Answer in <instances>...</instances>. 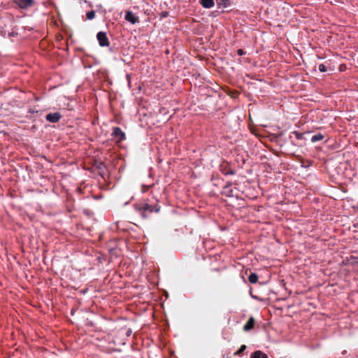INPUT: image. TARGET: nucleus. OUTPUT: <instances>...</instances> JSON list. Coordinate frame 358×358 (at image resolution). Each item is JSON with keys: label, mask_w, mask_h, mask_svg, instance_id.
Here are the masks:
<instances>
[{"label": "nucleus", "mask_w": 358, "mask_h": 358, "mask_svg": "<svg viewBox=\"0 0 358 358\" xmlns=\"http://www.w3.org/2000/svg\"><path fill=\"white\" fill-rule=\"evenodd\" d=\"M258 275L257 273H252L248 277V280L250 283H256L258 281Z\"/></svg>", "instance_id": "nucleus-13"}, {"label": "nucleus", "mask_w": 358, "mask_h": 358, "mask_svg": "<svg viewBox=\"0 0 358 358\" xmlns=\"http://www.w3.org/2000/svg\"><path fill=\"white\" fill-rule=\"evenodd\" d=\"M294 134H295L296 138L298 139H302L303 134L299 133L298 131H294Z\"/></svg>", "instance_id": "nucleus-17"}, {"label": "nucleus", "mask_w": 358, "mask_h": 358, "mask_svg": "<svg viewBox=\"0 0 358 358\" xmlns=\"http://www.w3.org/2000/svg\"><path fill=\"white\" fill-rule=\"evenodd\" d=\"M324 138V136L320 133L319 134H317L314 136H312L311 138V142L312 143H315L317 141H322Z\"/></svg>", "instance_id": "nucleus-12"}, {"label": "nucleus", "mask_w": 358, "mask_h": 358, "mask_svg": "<svg viewBox=\"0 0 358 358\" xmlns=\"http://www.w3.org/2000/svg\"><path fill=\"white\" fill-rule=\"evenodd\" d=\"M222 194H224L226 196H233V189H231V184H227L226 185L222 190Z\"/></svg>", "instance_id": "nucleus-8"}, {"label": "nucleus", "mask_w": 358, "mask_h": 358, "mask_svg": "<svg viewBox=\"0 0 358 358\" xmlns=\"http://www.w3.org/2000/svg\"><path fill=\"white\" fill-rule=\"evenodd\" d=\"M255 320L253 317H250L249 320L247 321L245 324L243 326L244 331H249L255 327Z\"/></svg>", "instance_id": "nucleus-7"}, {"label": "nucleus", "mask_w": 358, "mask_h": 358, "mask_svg": "<svg viewBox=\"0 0 358 358\" xmlns=\"http://www.w3.org/2000/svg\"><path fill=\"white\" fill-rule=\"evenodd\" d=\"M237 54L240 56H242L245 54V52L243 49H238L237 50Z\"/></svg>", "instance_id": "nucleus-19"}, {"label": "nucleus", "mask_w": 358, "mask_h": 358, "mask_svg": "<svg viewBox=\"0 0 358 358\" xmlns=\"http://www.w3.org/2000/svg\"><path fill=\"white\" fill-rule=\"evenodd\" d=\"M131 329H129V330L127 331V336H130V335H131Z\"/></svg>", "instance_id": "nucleus-21"}, {"label": "nucleus", "mask_w": 358, "mask_h": 358, "mask_svg": "<svg viewBox=\"0 0 358 358\" xmlns=\"http://www.w3.org/2000/svg\"><path fill=\"white\" fill-rule=\"evenodd\" d=\"M150 187V186L142 185V187H141L142 192H143V193L146 192L149 189Z\"/></svg>", "instance_id": "nucleus-18"}, {"label": "nucleus", "mask_w": 358, "mask_h": 358, "mask_svg": "<svg viewBox=\"0 0 358 358\" xmlns=\"http://www.w3.org/2000/svg\"><path fill=\"white\" fill-rule=\"evenodd\" d=\"M318 69L320 72H326L327 71V68L325 66L324 64H320L318 66Z\"/></svg>", "instance_id": "nucleus-16"}, {"label": "nucleus", "mask_w": 358, "mask_h": 358, "mask_svg": "<svg viewBox=\"0 0 358 358\" xmlns=\"http://www.w3.org/2000/svg\"><path fill=\"white\" fill-rule=\"evenodd\" d=\"M250 358H267V355L260 350H257L250 355Z\"/></svg>", "instance_id": "nucleus-10"}, {"label": "nucleus", "mask_w": 358, "mask_h": 358, "mask_svg": "<svg viewBox=\"0 0 358 358\" xmlns=\"http://www.w3.org/2000/svg\"><path fill=\"white\" fill-rule=\"evenodd\" d=\"M62 118V115L59 113H48L45 116V120L52 123L58 122Z\"/></svg>", "instance_id": "nucleus-5"}, {"label": "nucleus", "mask_w": 358, "mask_h": 358, "mask_svg": "<svg viewBox=\"0 0 358 358\" xmlns=\"http://www.w3.org/2000/svg\"><path fill=\"white\" fill-rule=\"evenodd\" d=\"M231 0H217V4L218 6H223L227 8L231 5Z\"/></svg>", "instance_id": "nucleus-11"}, {"label": "nucleus", "mask_w": 358, "mask_h": 358, "mask_svg": "<svg viewBox=\"0 0 358 358\" xmlns=\"http://www.w3.org/2000/svg\"><path fill=\"white\" fill-rule=\"evenodd\" d=\"M13 2L21 9H28L35 4L34 0H13Z\"/></svg>", "instance_id": "nucleus-3"}, {"label": "nucleus", "mask_w": 358, "mask_h": 358, "mask_svg": "<svg viewBox=\"0 0 358 358\" xmlns=\"http://www.w3.org/2000/svg\"><path fill=\"white\" fill-rule=\"evenodd\" d=\"M246 349L245 345H242L241 348L234 353V355L240 356L243 352Z\"/></svg>", "instance_id": "nucleus-15"}, {"label": "nucleus", "mask_w": 358, "mask_h": 358, "mask_svg": "<svg viewBox=\"0 0 358 358\" xmlns=\"http://www.w3.org/2000/svg\"><path fill=\"white\" fill-rule=\"evenodd\" d=\"M96 38L99 41V44L101 47L108 46L109 45V41L107 37V35L103 31H99L98 32L96 35Z\"/></svg>", "instance_id": "nucleus-4"}, {"label": "nucleus", "mask_w": 358, "mask_h": 358, "mask_svg": "<svg viewBox=\"0 0 358 358\" xmlns=\"http://www.w3.org/2000/svg\"><path fill=\"white\" fill-rule=\"evenodd\" d=\"M87 19L89 20H92L95 17V11L92 10L86 13Z\"/></svg>", "instance_id": "nucleus-14"}, {"label": "nucleus", "mask_w": 358, "mask_h": 358, "mask_svg": "<svg viewBox=\"0 0 358 358\" xmlns=\"http://www.w3.org/2000/svg\"><path fill=\"white\" fill-rule=\"evenodd\" d=\"M37 112H38L37 110L35 111L34 110L31 109V108L29 110V113H37Z\"/></svg>", "instance_id": "nucleus-20"}, {"label": "nucleus", "mask_w": 358, "mask_h": 358, "mask_svg": "<svg viewBox=\"0 0 358 358\" xmlns=\"http://www.w3.org/2000/svg\"><path fill=\"white\" fill-rule=\"evenodd\" d=\"M125 20L132 24L139 22L138 17L136 16L131 11H127L125 14Z\"/></svg>", "instance_id": "nucleus-6"}, {"label": "nucleus", "mask_w": 358, "mask_h": 358, "mask_svg": "<svg viewBox=\"0 0 358 358\" xmlns=\"http://www.w3.org/2000/svg\"><path fill=\"white\" fill-rule=\"evenodd\" d=\"M199 3L205 8H213L215 5L214 0H200Z\"/></svg>", "instance_id": "nucleus-9"}, {"label": "nucleus", "mask_w": 358, "mask_h": 358, "mask_svg": "<svg viewBox=\"0 0 358 358\" xmlns=\"http://www.w3.org/2000/svg\"><path fill=\"white\" fill-rule=\"evenodd\" d=\"M135 210L141 216L142 218L148 217V213H159L161 207L158 204L151 206L148 203H140L134 205Z\"/></svg>", "instance_id": "nucleus-1"}, {"label": "nucleus", "mask_w": 358, "mask_h": 358, "mask_svg": "<svg viewBox=\"0 0 358 358\" xmlns=\"http://www.w3.org/2000/svg\"><path fill=\"white\" fill-rule=\"evenodd\" d=\"M112 136L116 143H120L125 139L124 132L120 127H115L113 129Z\"/></svg>", "instance_id": "nucleus-2"}]
</instances>
